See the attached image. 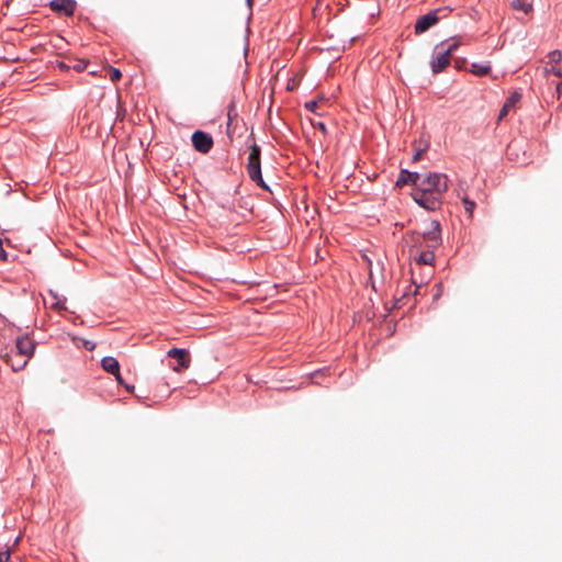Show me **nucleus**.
<instances>
[{"mask_svg":"<svg viewBox=\"0 0 562 562\" xmlns=\"http://www.w3.org/2000/svg\"><path fill=\"white\" fill-rule=\"evenodd\" d=\"M417 187L412 192L413 200L427 211H436L442 204L447 192L448 177L442 173L430 172L422 175Z\"/></svg>","mask_w":562,"mask_h":562,"instance_id":"1","label":"nucleus"},{"mask_svg":"<svg viewBox=\"0 0 562 562\" xmlns=\"http://www.w3.org/2000/svg\"><path fill=\"white\" fill-rule=\"evenodd\" d=\"M93 347H94L93 345H91V346H90V344H89V342H86V348H88V349H90V350H91V349H93Z\"/></svg>","mask_w":562,"mask_h":562,"instance_id":"32","label":"nucleus"},{"mask_svg":"<svg viewBox=\"0 0 562 562\" xmlns=\"http://www.w3.org/2000/svg\"><path fill=\"white\" fill-rule=\"evenodd\" d=\"M325 103V99H318L310 101L305 104V108L314 113H319L318 111L322 109L323 104Z\"/></svg>","mask_w":562,"mask_h":562,"instance_id":"19","label":"nucleus"},{"mask_svg":"<svg viewBox=\"0 0 562 562\" xmlns=\"http://www.w3.org/2000/svg\"><path fill=\"white\" fill-rule=\"evenodd\" d=\"M122 385H124V386H125V389H126L128 392H133V390H134V386H130V385L124 384V383H123Z\"/></svg>","mask_w":562,"mask_h":562,"instance_id":"31","label":"nucleus"},{"mask_svg":"<svg viewBox=\"0 0 562 562\" xmlns=\"http://www.w3.org/2000/svg\"><path fill=\"white\" fill-rule=\"evenodd\" d=\"M58 66L60 69H69L70 68V66L66 65L65 63H59Z\"/></svg>","mask_w":562,"mask_h":562,"instance_id":"29","label":"nucleus"},{"mask_svg":"<svg viewBox=\"0 0 562 562\" xmlns=\"http://www.w3.org/2000/svg\"><path fill=\"white\" fill-rule=\"evenodd\" d=\"M451 56L449 53L445 50H438V46L436 47V52L432 55L430 66L434 74L441 72L446 67L450 65Z\"/></svg>","mask_w":562,"mask_h":562,"instance_id":"9","label":"nucleus"},{"mask_svg":"<svg viewBox=\"0 0 562 562\" xmlns=\"http://www.w3.org/2000/svg\"><path fill=\"white\" fill-rule=\"evenodd\" d=\"M93 347H94L93 345H91V346H90V344H89V342H86V348H88V349H90V350H91V349H93Z\"/></svg>","mask_w":562,"mask_h":562,"instance_id":"33","label":"nucleus"},{"mask_svg":"<svg viewBox=\"0 0 562 562\" xmlns=\"http://www.w3.org/2000/svg\"><path fill=\"white\" fill-rule=\"evenodd\" d=\"M561 90H562V82H559V83L557 85V93H558L559 95H560V93H561Z\"/></svg>","mask_w":562,"mask_h":562,"instance_id":"30","label":"nucleus"},{"mask_svg":"<svg viewBox=\"0 0 562 562\" xmlns=\"http://www.w3.org/2000/svg\"><path fill=\"white\" fill-rule=\"evenodd\" d=\"M7 259H8V255H7L5 250L3 249L2 239L0 238V260L7 261Z\"/></svg>","mask_w":562,"mask_h":562,"instance_id":"25","label":"nucleus"},{"mask_svg":"<svg viewBox=\"0 0 562 562\" xmlns=\"http://www.w3.org/2000/svg\"><path fill=\"white\" fill-rule=\"evenodd\" d=\"M514 148H515V145H514V144H510V145L508 146V149H507V155H508V156H512V155H513V150H514Z\"/></svg>","mask_w":562,"mask_h":562,"instance_id":"28","label":"nucleus"},{"mask_svg":"<svg viewBox=\"0 0 562 562\" xmlns=\"http://www.w3.org/2000/svg\"><path fill=\"white\" fill-rule=\"evenodd\" d=\"M406 243L411 251H420L425 249H437L441 245V228L437 221H431L428 227L423 232H413L406 235Z\"/></svg>","mask_w":562,"mask_h":562,"instance_id":"3","label":"nucleus"},{"mask_svg":"<svg viewBox=\"0 0 562 562\" xmlns=\"http://www.w3.org/2000/svg\"><path fill=\"white\" fill-rule=\"evenodd\" d=\"M315 126L318 127L324 133L326 132V127H325V124L323 122L315 123Z\"/></svg>","mask_w":562,"mask_h":562,"instance_id":"27","label":"nucleus"},{"mask_svg":"<svg viewBox=\"0 0 562 562\" xmlns=\"http://www.w3.org/2000/svg\"><path fill=\"white\" fill-rule=\"evenodd\" d=\"M110 79L115 82L121 79L122 74L117 68L109 67Z\"/></svg>","mask_w":562,"mask_h":562,"instance_id":"21","label":"nucleus"},{"mask_svg":"<svg viewBox=\"0 0 562 562\" xmlns=\"http://www.w3.org/2000/svg\"><path fill=\"white\" fill-rule=\"evenodd\" d=\"M459 45L460 42L453 40V43H451L449 47L445 49V52L449 53V55L452 57V54L458 49Z\"/></svg>","mask_w":562,"mask_h":562,"instance_id":"24","label":"nucleus"},{"mask_svg":"<svg viewBox=\"0 0 562 562\" xmlns=\"http://www.w3.org/2000/svg\"><path fill=\"white\" fill-rule=\"evenodd\" d=\"M428 147H429L428 142L420 140L418 144H416L415 145V154L413 156V161L417 162L418 160H420L423 154L427 151Z\"/></svg>","mask_w":562,"mask_h":562,"instance_id":"18","label":"nucleus"},{"mask_svg":"<svg viewBox=\"0 0 562 562\" xmlns=\"http://www.w3.org/2000/svg\"><path fill=\"white\" fill-rule=\"evenodd\" d=\"M87 61L86 60H82V59H78L75 61V64L72 66H70L71 68H74L75 70L77 71H82L86 69L87 67Z\"/></svg>","mask_w":562,"mask_h":562,"instance_id":"22","label":"nucleus"},{"mask_svg":"<svg viewBox=\"0 0 562 562\" xmlns=\"http://www.w3.org/2000/svg\"><path fill=\"white\" fill-rule=\"evenodd\" d=\"M101 367L105 372L114 375L120 384H123V379L120 373V363L114 357H104L101 360Z\"/></svg>","mask_w":562,"mask_h":562,"instance_id":"11","label":"nucleus"},{"mask_svg":"<svg viewBox=\"0 0 562 562\" xmlns=\"http://www.w3.org/2000/svg\"><path fill=\"white\" fill-rule=\"evenodd\" d=\"M422 173L411 172L408 170H401L400 176L396 181V186L403 187L406 184H413L414 188L417 187V181H419Z\"/></svg>","mask_w":562,"mask_h":562,"instance_id":"12","label":"nucleus"},{"mask_svg":"<svg viewBox=\"0 0 562 562\" xmlns=\"http://www.w3.org/2000/svg\"><path fill=\"white\" fill-rule=\"evenodd\" d=\"M10 559V552L0 553V562H8Z\"/></svg>","mask_w":562,"mask_h":562,"instance_id":"26","label":"nucleus"},{"mask_svg":"<svg viewBox=\"0 0 562 562\" xmlns=\"http://www.w3.org/2000/svg\"><path fill=\"white\" fill-rule=\"evenodd\" d=\"M167 356L178 361V364L172 368L178 373L190 367L191 358L187 349L172 348L167 352Z\"/></svg>","mask_w":562,"mask_h":562,"instance_id":"7","label":"nucleus"},{"mask_svg":"<svg viewBox=\"0 0 562 562\" xmlns=\"http://www.w3.org/2000/svg\"><path fill=\"white\" fill-rule=\"evenodd\" d=\"M521 99V94L518 93V92H513L506 100V102L504 103L503 108L501 109L499 111V114H498V120L502 121L504 117L507 116V114L509 113V111L514 110L517 105V103H519Z\"/></svg>","mask_w":562,"mask_h":562,"instance_id":"13","label":"nucleus"},{"mask_svg":"<svg viewBox=\"0 0 562 562\" xmlns=\"http://www.w3.org/2000/svg\"><path fill=\"white\" fill-rule=\"evenodd\" d=\"M470 71L476 76H485L491 71V66L488 64L482 65L479 63L471 64Z\"/></svg>","mask_w":562,"mask_h":562,"instance_id":"17","label":"nucleus"},{"mask_svg":"<svg viewBox=\"0 0 562 562\" xmlns=\"http://www.w3.org/2000/svg\"><path fill=\"white\" fill-rule=\"evenodd\" d=\"M260 155V147L257 144L251 145L246 169L249 178L254 182H256L260 188L269 190L261 176Z\"/></svg>","mask_w":562,"mask_h":562,"instance_id":"4","label":"nucleus"},{"mask_svg":"<svg viewBox=\"0 0 562 562\" xmlns=\"http://www.w3.org/2000/svg\"><path fill=\"white\" fill-rule=\"evenodd\" d=\"M50 294L53 295L54 297V302L52 303V307L53 308H56V310H64L65 306H64V303L57 299V296L55 294H53V292H50Z\"/></svg>","mask_w":562,"mask_h":562,"instance_id":"23","label":"nucleus"},{"mask_svg":"<svg viewBox=\"0 0 562 562\" xmlns=\"http://www.w3.org/2000/svg\"><path fill=\"white\" fill-rule=\"evenodd\" d=\"M435 249H425L415 252V261L417 265H428L431 266L435 261Z\"/></svg>","mask_w":562,"mask_h":562,"instance_id":"14","label":"nucleus"},{"mask_svg":"<svg viewBox=\"0 0 562 562\" xmlns=\"http://www.w3.org/2000/svg\"><path fill=\"white\" fill-rule=\"evenodd\" d=\"M191 139L193 147L202 154L209 153L213 147V138L202 131L194 132Z\"/></svg>","mask_w":562,"mask_h":562,"instance_id":"8","label":"nucleus"},{"mask_svg":"<svg viewBox=\"0 0 562 562\" xmlns=\"http://www.w3.org/2000/svg\"><path fill=\"white\" fill-rule=\"evenodd\" d=\"M238 116L235 103H231L227 109V134L228 136L235 131L234 120Z\"/></svg>","mask_w":562,"mask_h":562,"instance_id":"15","label":"nucleus"},{"mask_svg":"<svg viewBox=\"0 0 562 562\" xmlns=\"http://www.w3.org/2000/svg\"><path fill=\"white\" fill-rule=\"evenodd\" d=\"M446 12H447V9L441 8V9H436L434 11H430L425 15H422L416 21L415 33L422 34V33L428 31L431 26L436 25L440 21V19H441L440 14L446 13ZM443 16H447V14H443L442 18Z\"/></svg>","mask_w":562,"mask_h":562,"instance_id":"5","label":"nucleus"},{"mask_svg":"<svg viewBox=\"0 0 562 562\" xmlns=\"http://www.w3.org/2000/svg\"><path fill=\"white\" fill-rule=\"evenodd\" d=\"M35 351V342L27 335L16 337L15 346L1 355L3 361L12 371L19 372L25 369Z\"/></svg>","mask_w":562,"mask_h":562,"instance_id":"2","label":"nucleus"},{"mask_svg":"<svg viewBox=\"0 0 562 562\" xmlns=\"http://www.w3.org/2000/svg\"><path fill=\"white\" fill-rule=\"evenodd\" d=\"M462 202H463V205H464V210L465 212L469 214V216H472L473 214V211L475 209V202L470 200L469 198L464 196L462 199Z\"/></svg>","mask_w":562,"mask_h":562,"instance_id":"20","label":"nucleus"},{"mask_svg":"<svg viewBox=\"0 0 562 562\" xmlns=\"http://www.w3.org/2000/svg\"><path fill=\"white\" fill-rule=\"evenodd\" d=\"M512 7L514 10L521 11L525 14L532 11V3L528 0H513Z\"/></svg>","mask_w":562,"mask_h":562,"instance_id":"16","label":"nucleus"},{"mask_svg":"<svg viewBox=\"0 0 562 562\" xmlns=\"http://www.w3.org/2000/svg\"><path fill=\"white\" fill-rule=\"evenodd\" d=\"M246 1H247L248 7L251 8L254 0H246Z\"/></svg>","mask_w":562,"mask_h":562,"instance_id":"34","label":"nucleus"},{"mask_svg":"<svg viewBox=\"0 0 562 562\" xmlns=\"http://www.w3.org/2000/svg\"><path fill=\"white\" fill-rule=\"evenodd\" d=\"M548 60L544 64L543 67V75L546 77L550 75H554L557 77H562V52L561 50H553L548 54L547 56Z\"/></svg>","mask_w":562,"mask_h":562,"instance_id":"6","label":"nucleus"},{"mask_svg":"<svg viewBox=\"0 0 562 562\" xmlns=\"http://www.w3.org/2000/svg\"><path fill=\"white\" fill-rule=\"evenodd\" d=\"M50 9L54 12L61 13L65 15H72L76 9L75 0H53L49 3Z\"/></svg>","mask_w":562,"mask_h":562,"instance_id":"10","label":"nucleus"}]
</instances>
